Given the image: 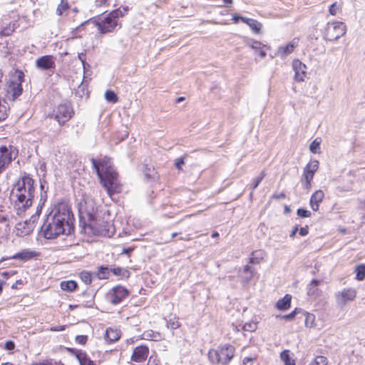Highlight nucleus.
<instances>
[{
    "label": "nucleus",
    "instance_id": "bf43d9fd",
    "mask_svg": "<svg viewBox=\"0 0 365 365\" xmlns=\"http://www.w3.org/2000/svg\"><path fill=\"white\" fill-rule=\"evenodd\" d=\"M308 229V226L301 227L299 230V235L301 236H306L309 232Z\"/></svg>",
    "mask_w": 365,
    "mask_h": 365
},
{
    "label": "nucleus",
    "instance_id": "2eb2a0df",
    "mask_svg": "<svg viewBox=\"0 0 365 365\" xmlns=\"http://www.w3.org/2000/svg\"><path fill=\"white\" fill-rule=\"evenodd\" d=\"M292 68L294 71V79L297 81H304L307 77V66L299 60L295 59L292 61Z\"/></svg>",
    "mask_w": 365,
    "mask_h": 365
},
{
    "label": "nucleus",
    "instance_id": "2f4dec72",
    "mask_svg": "<svg viewBox=\"0 0 365 365\" xmlns=\"http://www.w3.org/2000/svg\"><path fill=\"white\" fill-rule=\"evenodd\" d=\"M261 43L259 41H255L250 45V47L255 51L256 53L258 54L262 58L266 56V52L261 48Z\"/></svg>",
    "mask_w": 365,
    "mask_h": 365
},
{
    "label": "nucleus",
    "instance_id": "72a5a7b5",
    "mask_svg": "<svg viewBox=\"0 0 365 365\" xmlns=\"http://www.w3.org/2000/svg\"><path fill=\"white\" fill-rule=\"evenodd\" d=\"M355 272L356 274V279L359 281L365 278V264H361L356 267Z\"/></svg>",
    "mask_w": 365,
    "mask_h": 365
},
{
    "label": "nucleus",
    "instance_id": "bb28decb",
    "mask_svg": "<svg viewBox=\"0 0 365 365\" xmlns=\"http://www.w3.org/2000/svg\"><path fill=\"white\" fill-rule=\"evenodd\" d=\"M144 337L147 339L148 340H152V341H160L163 339V336L160 333L154 331L153 330H148L145 331L144 334Z\"/></svg>",
    "mask_w": 365,
    "mask_h": 365
},
{
    "label": "nucleus",
    "instance_id": "dca6fc26",
    "mask_svg": "<svg viewBox=\"0 0 365 365\" xmlns=\"http://www.w3.org/2000/svg\"><path fill=\"white\" fill-rule=\"evenodd\" d=\"M37 68L43 71L49 70L55 68V61L53 56L46 55L39 57L36 61Z\"/></svg>",
    "mask_w": 365,
    "mask_h": 365
},
{
    "label": "nucleus",
    "instance_id": "09e8293b",
    "mask_svg": "<svg viewBox=\"0 0 365 365\" xmlns=\"http://www.w3.org/2000/svg\"><path fill=\"white\" fill-rule=\"evenodd\" d=\"M297 213L300 217H309L311 216V212L304 208L298 209Z\"/></svg>",
    "mask_w": 365,
    "mask_h": 365
},
{
    "label": "nucleus",
    "instance_id": "c85d7f7f",
    "mask_svg": "<svg viewBox=\"0 0 365 365\" xmlns=\"http://www.w3.org/2000/svg\"><path fill=\"white\" fill-rule=\"evenodd\" d=\"M280 359L284 362V365H295V361L290 357L289 350L282 351Z\"/></svg>",
    "mask_w": 365,
    "mask_h": 365
},
{
    "label": "nucleus",
    "instance_id": "f03ea898",
    "mask_svg": "<svg viewBox=\"0 0 365 365\" xmlns=\"http://www.w3.org/2000/svg\"><path fill=\"white\" fill-rule=\"evenodd\" d=\"M36 195L35 180L30 174L23 172L11 186V198L18 215L31 207Z\"/></svg>",
    "mask_w": 365,
    "mask_h": 365
},
{
    "label": "nucleus",
    "instance_id": "4468645a",
    "mask_svg": "<svg viewBox=\"0 0 365 365\" xmlns=\"http://www.w3.org/2000/svg\"><path fill=\"white\" fill-rule=\"evenodd\" d=\"M12 147H0V174L6 169L12 161Z\"/></svg>",
    "mask_w": 365,
    "mask_h": 365
},
{
    "label": "nucleus",
    "instance_id": "052dcab7",
    "mask_svg": "<svg viewBox=\"0 0 365 365\" xmlns=\"http://www.w3.org/2000/svg\"><path fill=\"white\" fill-rule=\"evenodd\" d=\"M255 359L250 356H246L242 360V364L245 365L248 364L249 363L252 362Z\"/></svg>",
    "mask_w": 365,
    "mask_h": 365
},
{
    "label": "nucleus",
    "instance_id": "774afa93",
    "mask_svg": "<svg viewBox=\"0 0 365 365\" xmlns=\"http://www.w3.org/2000/svg\"><path fill=\"white\" fill-rule=\"evenodd\" d=\"M22 284V280H21V279L17 280V281L16 282V283H15V284H14L11 286V288H12V289H15V288H16V287H17V285H18V284Z\"/></svg>",
    "mask_w": 365,
    "mask_h": 365
},
{
    "label": "nucleus",
    "instance_id": "cd10ccee",
    "mask_svg": "<svg viewBox=\"0 0 365 365\" xmlns=\"http://www.w3.org/2000/svg\"><path fill=\"white\" fill-rule=\"evenodd\" d=\"M61 288L64 291L73 292L77 287V283L73 280L63 281L61 282Z\"/></svg>",
    "mask_w": 365,
    "mask_h": 365
},
{
    "label": "nucleus",
    "instance_id": "f8f14e48",
    "mask_svg": "<svg viewBox=\"0 0 365 365\" xmlns=\"http://www.w3.org/2000/svg\"><path fill=\"white\" fill-rule=\"evenodd\" d=\"M129 294L128 290L121 286H116L113 287L109 294L110 302L113 304H120L124 299Z\"/></svg>",
    "mask_w": 365,
    "mask_h": 365
},
{
    "label": "nucleus",
    "instance_id": "58836bf2",
    "mask_svg": "<svg viewBox=\"0 0 365 365\" xmlns=\"http://www.w3.org/2000/svg\"><path fill=\"white\" fill-rule=\"evenodd\" d=\"M8 117V107L6 103L0 101V122L6 120Z\"/></svg>",
    "mask_w": 365,
    "mask_h": 365
},
{
    "label": "nucleus",
    "instance_id": "e433bc0d",
    "mask_svg": "<svg viewBox=\"0 0 365 365\" xmlns=\"http://www.w3.org/2000/svg\"><path fill=\"white\" fill-rule=\"evenodd\" d=\"M321 139L316 138L314 139L311 144L309 145V150L312 153H319L320 149Z\"/></svg>",
    "mask_w": 365,
    "mask_h": 365
},
{
    "label": "nucleus",
    "instance_id": "6e6552de",
    "mask_svg": "<svg viewBox=\"0 0 365 365\" xmlns=\"http://www.w3.org/2000/svg\"><path fill=\"white\" fill-rule=\"evenodd\" d=\"M73 110L70 104L62 103L54 108L49 116L57 120L60 125H62L71 118Z\"/></svg>",
    "mask_w": 365,
    "mask_h": 365
},
{
    "label": "nucleus",
    "instance_id": "20e7f679",
    "mask_svg": "<svg viewBox=\"0 0 365 365\" xmlns=\"http://www.w3.org/2000/svg\"><path fill=\"white\" fill-rule=\"evenodd\" d=\"M128 11V7L118 8L108 14L106 17L97 21L96 26L101 34H105L113 31L119 26V18L124 16Z\"/></svg>",
    "mask_w": 365,
    "mask_h": 365
},
{
    "label": "nucleus",
    "instance_id": "473e14b6",
    "mask_svg": "<svg viewBox=\"0 0 365 365\" xmlns=\"http://www.w3.org/2000/svg\"><path fill=\"white\" fill-rule=\"evenodd\" d=\"M167 322V327L171 329H176L180 327L178 318L175 316L170 317Z\"/></svg>",
    "mask_w": 365,
    "mask_h": 365
},
{
    "label": "nucleus",
    "instance_id": "de8ad7c7",
    "mask_svg": "<svg viewBox=\"0 0 365 365\" xmlns=\"http://www.w3.org/2000/svg\"><path fill=\"white\" fill-rule=\"evenodd\" d=\"M299 312L300 311L298 309H295L293 312L288 314L283 315L282 317L277 316V317H282V319L286 320H292L296 316V314Z\"/></svg>",
    "mask_w": 365,
    "mask_h": 365
},
{
    "label": "nucleus",
    "instance_id": "4d7b16f0",
    "mask_svg": "<svg viewBox=\"0 0 365 365\" xmlns=\"http://www.w3.org/2000/svg\"><path fill=\"white\" fill-rule=\"evenodd\" d=\"M66 329L65 325L58 326V327H52L50 328V330L52 331H63Z\"/></svg>",
    "mask_w": 365,
    "mask_h": 365
},
{
    "label": "nucleus",
    "instance_id": "39448f33",
    "mask_svg": "<svg viewBox=\"0 0 365 365\" xmlns=\"http://www.w3.org/2000/svg\"><path fill=\"white\" fill-rule=\"evenodd\" d=\"M235 348L229 344L218 346L208 352L210 361L213 364L227 365L235 356Z\"/></svg>",
    "mask_w": 365,
    "mask_h": 365
},
{
    "label": "nucleus",
    "instance_id": "5701e85b",
    "mask_svg": "<svg viewBox=\"0 0 365 365\" xmlns=\"http://www.w3.org/2000/svg\"><path fill=\"white\" fill-rule=\"evenodd\" d=\"M322 283V281L317 279H312L307 286V294L310 297H317L319 294L318 286Z\"/></svg>",
    "mask_w": 365,
    "mask_h": 365
},
{
    "label": "nucleus",
    "instance_id": "c03bdc74",
    "mask_svg": "<svg viewBox=\"0 0 365 365\" xmlns=\"http://www.w3.org/2000/svg\"><path fill=\"white\" fill-rule=\"evenodd\" d=\"M80 277L81 280L86 284H89L91 283L92 279H91V274L88 272H82L80 274Z\"/></svg>",
    "mask_w": 365,
    "mask_h": 365
},
{
    "label": "nucleus",
    "instance_id": "c9c22d12",
    "mask_svg": "<svg viewBox=\"0 0 365 365\" xmlns=\"http://www.w3.org/2000/svg\"><path fill=\"white\" fill-rule=\"evenodd\" d=\"M105 98L109 103H115L118 101L117 95L111 90H107L105 93Z\"/></svg>",
    "mask_w": 365,
    "mask_h": 365
},
{
    "label": "nucleus",
    "instance_id": "0eeeda50",
    "mask_svg": "<svg viewBox=\"0 0 365 365\" xmlns=\"http://www.w3.org/2000/svg\"><path fill=\"white\" fill-rule=\"evenodd\" d=\"M86 228H88L93 235L110 236L113 234L112 225L110 222L102 221L100 223L97 220L91 218L90 215L89 221L86 225Z\"/></svg>",
    "mask_w": 365,
    "mask_h": 365
},
{
    "label": "nucleus",
    "instance_id": "ddd939ff",
    "mask_svg": "<svg viewBox=\"0 0 365 365\" xmlns=\"http://www.w3.org/2000/svg\"><path fill=\"white\" fill-rule=\"evenodd\" d=\"M149 354V348L146 345H140L136 346L133 351V354L131 355L130 359L133 361L137 362V363H142L144 362Z\"/></svg>",
    "mask_w": 365,
    "mask_h": 365
},
{
    "label": "nucleus",
    "instance_id": "f704fd0d",
    "mask_svg": "<svg viewBox=\"0 0 365 365\" xmlns=\"http://www.w3.org/2000/svg\"><path fill=\"white\" fill-rule=\"evenodd\" d=\"M303 315L305 317V326L307 327H312L314 325V319L315 317L313 314H310L308 312H302Z\"/></svg>",
    "mask_w": 365,
    "mask_h": 365
},
{
    "label": "nucleus",
    "instance_id": "13d9d810",
    "mask_svg": "<svg viewBox=\"0 0 365 365\" xmlns=\"http://www.w3.org/2000/svg\"><path fill=\"white\" fill-rule=\"evenodd\" d=\"M78 59L81 61L83 68H85V64H86V53H80L78 56Z\"/></svg>",
    "mask_w": 365,
    "mask_h": 365
},
{
    "label": "nucleus",
    "instance_id": "6ab92c4d",
    "mask_svg": "<svg viewBox=\"0 0 365 365\" xmlns=\"http://www.w3.org/2000/svg\"><path fill=\"white\" fill-rule=\"evenodd\" d=\"M324 197V192L322 190L315 191L310 197V205L314 211H317L319 207V203Z\"/></svg>",
    "mask_w": 365,
    "mask_h": 365
},
{
    "label": "nucleus",
    "instance_id": "a878e982",
    "mask_svg": "<svg viewBox=\"0 0 365 365\" xmlns=\"http://www.w3.org/2000/svg\"><path fill=\"white\" fill-rule=\"evenodd\" d=\"M265 257V252L262 250H258L253 251L251 253V257L250 258V263L251 264H259L261 261L263 260Z\"/></svg>",
    "mask_w": 365,
    "mask_h": 365
},
{
    "label": "nucleus",
    "instance_id": "a19ab883",
    "mask_svg": "<svg viewBox=\"0 0 365 365\" xmlns=\"http://www.w3.org/2000/svg\"><path fill=\"white\" fill-rule=\"evenodd\" d=\"M264 177H265V172L263 170L261 172L260 175L259 177H257L253 180L252 190H255L258 187V185H259V183L261 182V181L262 180V179ZM252 192H253V191H252ZM252 195V192H251L250 195Z\"/></svg>",
    "mask_w": 365,
    "mask_h": 365
},
{
    "label": "nucleus",
    "instance_id": "9b49d317",
    "mask_svg": "<svg viewBox=\"0 0 365 365\" xmlns=\"http://www.w3.org/2000/svg\"><path fill=\"white\" fill-rule=\"evenodd\" d=\"M356 291L353 288H345L335 293L336 302L340 307H343L347 303L354 300Z\"/></svg>",
    "mask_w": 365,
    "mask_h": 365
},
{
    "label": "nucleus",
    "instance_id": "4c0bfd02",
    "mask_svg": "<svg viewBox=\"0 0 365 365\" xmlns=\"http://www.w3.org/2000/svg\"><path fill=\"white\" fill-rule=\"evenodd\" d=\"M110 272H111L110 269L108 267H101L98 269V276L99 279H108Z\"/></svg>",
    "mask_w": 365,
    "mask_h": 365
},
{
    "label": "nucleus",
    "instance_id": "f257e3e1",
    "mask_svg": "<svg viewBox=\"0 0 365 365\" xmlns=\"http://www.w3.org/2000/svg\"><path fill=\"white\" fill-rule=\"evenodd\" d=\"M74 217L71 207L64 202L55 204L41 226L46 239H55L61 235H70L74 231Z\"/></svg>",
    "mask_w": 365,
    "mask_h": 365
},
{
    "label": "nucleus",
    "instance_id": "a18cd8bd",
    "mask_svg": "<svg viewBox=\"0 0 365 365\" xmlns=\"http://www.w3.org/2000/svg\"><path fill=\"white\" fill-rule=\"evenodd\" d=\"M244 272L248 274V275L246 277H245V281L246 282H249L251 280V279L253 277L254 272L251 269V267L248 264H247L244 267Z\"/></svg>",
    "mask_w": 365,
    "mask_h": 365
},
{
    "label": "nucleus",
    "instance_id": "338daca9",
    "mask_svg": "<svg viewBox=\"0 0 365 365\" xmlns=\"http://www.w3.org/2000/svg\"><path fill=\"white\" fill-rule=\"evenodd\" d=\"M43 205H41V204H40V203L38 204V206H37V207H36V210L35 214H37V213H38V214H39V215H40V213H41V209H42V206H43Z\"/></svg>",
    "mask_w": 365,
    "mask_h": 365
},
{
    "label": "nucleus",
    "instance_id": "680f3d73",
    "mask_svg": "<svg viewBox=\"0 0 365 365\" xmlns=\"http://www.w3.org/2000/svg\"><path fill=\"white\" fill-rule=\"evenodd\" d=\"M272 197L276 199V200L284 199V198L286 197V195L284 192H281V193H279V194L273 195Z\"/></svg>",
    "mask_w": 365,
    "mask_h": 365
},
{
    "label": "nucleus",
    "instance_id": "69168bd1",
    "mask_svg": "<svg viewBox=\"0 0 365 365\" xmlns=\"http://www.w3.org/2000/svg\"><path fill=\"white\" fill-rule=\"evenodd\" d=\"M45 184H46L45 181H43V182L41 181L40 182L41 192L47 191V189H45Z\"/></svg>",
    "mask_w": 365,
    "mask_h": 365
},
{
    "label": "nucleus",
    "instance_id": "6e6d98bb",
    "mask_svg": "<svg viewBox=\"0 0 365 365\" xmlns=\"http://www.w3.org/2000/svg\"><path fill=\"white\" fill-rule=\"evenodd\" d=\"M185 163L184 162V158H179L178 159L175 163V167L178 169V170H181L182 168V165H183Z\"/></svg>",
    "mask_w": 365,
    "mask_h": 365
},
{
    "label": "nucleus",
    "instance_id": "aec40b11",
    "mask_svg": "<svg viewBox=\"0 0 365 365\" xmlns=\"http://www.w3.org/2000/svg\"><path fill=\"white\" fill-rule=\"evenodd\" d=\"M36 252L30 251L29 250H24L21 252H19L14 255L9 257V259H18L21 261H28L36 257Z\"/></svg>",
    "mask_w": 365,
    "mask_h": 365
},
{
    "label": "nucleus",
    "instance_id": "49530a36",
    "mask_svg": "<svg viewBox=\"0 0 365 365\" xmlns=\"http://www.w3.org/2000/svg\"><path fill=\"white\" fill-rule=\"evenodd\" d=\"M39 214H34L31 216V217L26 220L27 222L30 226H31L32 229L34 230L35 227V224L36 223L37 220H38Z\"/></svg>",
    "mask_w": 365,
    "mask_h": 365
},
{
    "label": "nucleus",
    "instance_id": "7c9ffc66",
    "mask_svg": "<svg viewBox=\"0 0 365 365\" xmlns=\"http://www.w3.org/2000/svg\"><path fill=\"white\" fill-rule=\"evenodd\" d=\"M14 31V29L9 24L0 23V36H6Z\"/></svg>",
    "mask_w": 365,
    "mask_h": 365
},
{
    "label": "nucleus",
    "instance_id": "c756f323",
    "mask_svg": "<svg viewBox=\"0 0 365 365\" xmlns=\"http://www.w3.org/2000/svg\"><path fill=\"white\" fill-rule=\"evenodd\" d=\"M111 272L116 276H120L122 279H128L130 277V272L125 269L116 267L110 269Z\"/></svg>",
    "mask_w": 365,
    "mask_h": 365
},
{
    "label": "nucleus",
    "instance_id": "5fc2aeb1",
    "mask_svg": "<svg viewBox=\"0 0 365 365\" xmlns=\"http://www.w3.org/2000/svg\"><path fill=\"white\" fill-rule=\"evenodd\" d=\"M155 173L153 170L152 172L150 171V168H148V173H145V175L148 179H155Z\"/></svg>",
    "mask_w": 365,
    "mask_h": 365
},
{
    "label": "nucleus",
    "instance_id": "8fccbe9b",
    "mask_svg": "<svg viewBox=\"0 0 365 365\" xmlns=\"http://www.w3.org/2000/svg\"><path fill=\"white\" fill-rule=\"evenodd\" d=\"M87 340H88L87 335H78L76 337V341L81 345L86 344L87 342Z\"/></svg>",
    "mask_w": 365,
    "mask_h": 365
},
{
    "label": "nucleus",
    "instance_id": "393cba45",
    "mask_svg": "<svg viewBox=\"0 0 365 365\" xmlns=\"http://www.w3.org/2000/svg\"><path fill=\"white\" fill-rule=\"evenodd\" d=\"M292 296L286 294L283 298L278 300L276 307L280 310H287L290 307Z\"/></svg>",
    "mask_w": 365,
    "mask_h": 365
},
{
    "label": "nucleus",
    "instance_id": "37998d69",
    "mask_svg": "<svg viewBox=\"0 0 365 365\" xmlns=\"http://www.w3.org/2000/svg\"><path fill=\"white\" fill-rule=\"evenodd\" d=\"M257 323L251 322L245 323L242 329L245 331H254L257 329Z\"/></svg>",
    "mask_w": 365,
    "mask_h": 365
},
{
    "label": "nucleus",
    "instance_id": "864d4df0",
    "mask_svg": "<svg viewBox=\"0 0 365 365\" xmlns=\"http://www.w3.org/2000/svg\"><path fill=\"white\" fill-rule=\"evenodd\" d=\"M47 199V191L41 192L39 202L41 205H44Z\"/></svg>",
    "mask_w": 365,
    "mask_h": 365
},
{
    "label": "nucleus",
    "instance_id": "ea45409f",
    "mask_svg": "<svg viewBox=\"0 0 365 365\" xmlns=\"http://www.w3.org/2000/svg\"><path fill=\"white\" fill-rule=\"evenodd\" d=\"M68 9V0H61L60 4L57 6L56 14L58 16L63 14V13Z\"/></svg>",
    "mask_w": 365,
    "mask_h": 365
},
{
    "label": "nucleus",
    "instance_id": "423d86ee",
    "mask_svg": "<svg viewBox=\"0 0 365 365\" xmlns=\"http://www.w3.org/2000/svg\"><path fill=\"white\" fill-rule=\"evenodd\" d=\"M24 73L20 70H16L9 81L6 88V98L9 101H14L22 94L23 88L21 83L24 81Z\"/></svg>",
    "mask_w": 365,
    "mask_h": 365
},
{
    "label": "nucleus",
    "instance_id": "7ed1b4c3",
    "mask_svg": "<svg viewBox=\"0 0 365 365\" xmlns=\"http://www.w3.org/2000/svg\"><path fill=\"white\" fill-rule=\"evenodd\" d=\"M110 158L104 157L97 160L91 158L93 168L95 169L101 182L106 188L108 194L112 196L121 192L122 185L118 181V175L112 166Z\"/></svg>",
    "mask_w": 365,
    "mask_h": 365
},
{
    "label": "nucleus",
    "instance_id": "e2e57ef3",
    "mask_svg": "<svg viewBox=\"0 0 365 365\" xmlns=\"http://www.w3.org/2000/svg\"><path fill=\"white\" fill-rule=\"evenodd\" d=\"M9 222V217L6 215H0V222Z\"/></svg>",
    "mask_w": 365,
    "mask_h": 365
},
{
    "label": "nucleus",
    "instance_id": "0e129e2a",
    "mask_svg": "<svg viewBox=\"0 0 365 365\" xmlns=\"http://www.w3.org/2000/svg\"><path fill=\"white\" fill-rule=\"evenodd\" d=\"M298 231V226L296 225L294 226V227L293 228L292 232L290 233V237H294L297 233V232Z\"/></svg>",
    "mask_w": 365,
    "mask_h": 365
},
{
    "label": "nucleus",
    "instance_id": "4be33fe9",
    "mask_svg": "<svg viewBox=\"0 0 365 365\" xmlns=\"http://www.w3.org/2000/svg\"><path fill=\"white\" fill-rule=\"evenodd\" d=\"M120 337V332L118 329L108 328L105 333V339L109 342H115Z\"/></svg>",
    "mask_w": 365,
    "mask_h": 365
},
{
    "label": "nucleus",
    "instance_id": "9d476101",
    "mask_svg": "<svg viewBox=\"0 0 365 365\" xmlns=\"http://www.w3.org/2000/svg\"><path fill=\"white\" fill-rule=\"evenodd\" d=\"M346 34V26L341 22L328 24L326 29V36L329 41L338 40Z\"/></svg>",
    "mask_w": 365,
    "mask_h": 365
},
{
    "label": "nucleus",
    "instance_id": "b1692460",
    "mask_svg": "<svg viewBox=\"0 0 365 365\" xmlns=\"http://www.w3.org/2000/svg\"><path fill=\"white\" fill-rule=\"evenodd\" d=\"M235 20L237 21V19H240L244 23L249 25L252 30H254L256 33H258L261 29V24L256 20L252 19H249L243 16H235Z\"/></svg>",
    "mask_w": 365,
    "mask_h": 365
},
{
    "label": "nucleus",
    "instance_id": "603ef678",
    "mask_svg": "<svg viewBox=\"0 0 365 365\" xmlns=\"http://www.w3.org/2000/svg\"><path fill=\"white\" fill-rule=\"evenodd\" d=\"M4 348L6 350L11 351L15 348V344L12 341H7L4 344Z\"/></svg>",
    "mask_w": 365,
    "mask_h": 365
},
{
    "label": "nucleus",
    "instance_id": "79ce46f5",
    "mask_svg": "<svg viewBox=\"0 0 365 365\" xmlns=\"http://www.w3.org/2000/svg\"><path fill=\"white\" fill-rule=\"evenodd\" d=\"M327 359L324 356H317L309 365H327Z\"/></svg>",
    "mask_w": 365,
    "mask_h": 365
},
{
    "label": "nucleus",
    "instance_id": "a211bd4d",
    "mask_svg": "<svg viewBox=\"0 0 365 365\" xmlns=\"http://www.w3.org/2000/svg\"><path fill=\"white\" fill-rule=\"evenodd\" d=\"M298 45V39L294 38L292 41L289 42L285 46H282L278 48L277 53L281 57L284 58L290 53H292L294 51V49Z\"/></svg>",
    "mask_w": 365,
    "mask_h": 365
},
{
    "label": "nucleus",
    "instance_id": "3c124183",
    "mask_svg": "<svg viewBox=\"0 0 365 365\" xmlns=\"http://www.w3.org/2000/svg\"><path fill=\"white\" fill-rule=\"evenodd\" d=\"M339 7L336 2L332 4L329 9V14L333 16L336 15L339 10Z\"/></svg>",
    "mask_w": 365,
    "mask_h": 365
},
{
    "label": "nucleus",
    "instance_id": "412c9836",
    "mask_svg": "<svg viewBox=\"0 0 365 365\" xmlns=\"http://www.w3.org/2000/svg\"><path fill=\"white\" fill-rule=\"evenodd\" d=\"M17 235L19 236H26L29 235L33 232V229L31 226L29 225L27 221H24L23 222H19L16 225Z\"/></svg>",
    "mask_w": 365,
    "mask_h": 365
},
{
    "label": "nucleus",
    "instance_id": "1a4fd4ad",
    "mask_svg": "<svg viewBox=\"0 0 365 365\" xmlns=\"http://www.w3.org/2000/svg\"><path fill=\"white\" fill-rule=\"evenodd\" d=\"M319 162L317 160H311L304 168L301 182L307 190L311 189V182L315 173L318 170Z\"/></svg>",
    "mask_w": 365,
    "mask_h": 365
},
{
    "label": "nucleus",
    "instance_id": "f3484780",
    "mask_svg": "<svg viewBox=\"0 0 365 365\" xmlns=\"http://www.w3.org/2000/svg\"><path fill=\"white\" fill-rule=\"evenodd\" d=\"M70 352L76 356L80 365H96L93 361H92L86 354L85 351L82 350L69 349Z\"/></svg>",
    "mask_w": 365,
    "mask_h": 365
}]
</instances>
